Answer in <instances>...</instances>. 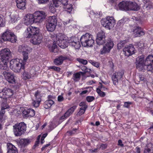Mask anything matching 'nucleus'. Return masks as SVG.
I'll return each instance as SVG.
<instances>
[{"mask_svg": "<svg viewBox=\"0 0 153 153\" xmlns=\"http://www.w3.org/2000/svg\"><path fill=\"white\" fill-rule=\"evenodd\" d=\"M24 19V23L26 25H29L34 22H35L34 15L28 14L25 16Z\"/></svg>", "mask_w": 153, "mask_h": 153, "instance_id": "20", "label": "nucleus"}, {"mask_svg": "<svg viewBox=\"0 0 153 153\" xmlns=\"http://www.w3.org/2000/svg\"><path fill=\"white\" fill-rule=\"evenodd\" d=\"M56 41H54L53 46L49 47L50 51L55 53H58V49L56 44L62 48H65L67 47L66 36L61 33L57 34L56 35Z\"/></svg>", "mask_w": 153, "mask_h": 153, "instance_id": "2", "label": "nucleus"}, {"mask_svg": "<svg viewBox=\"0 0 153 153\" xmlns=\"http://www.w3.org/2000/svg\"><path fill=\"white\" fill-rule=\"evenodd\" d=\"M17 7L20 9L24 10L25 8V2H22L16 3Z\"/></svg>", "mask_w": 153, "mask_h": 153, "instance_id": "33", "label": "nucleus"}, {"mask_svg": "<svg viewBox=\"0 0 153 153\" xmlns=\"http://www.w3.org/2000/svg\"><path fill=\"white\" fill-rule=\"evenodd\" d=\"M57 20L55 16L48 17L46 24V27L49 32H53L56 28Z\"/></svg>", "mask_w": 153, "mask_h": 153, "instance_id": "9", "label": "nucleus"}, {"mask_svg": "<svg viewBox=\"0 0 153 153\" xmlns=\"http://www.w3.org/2000/svg\"><path fill=\"white\" fill-rule=\"evenodd\" d=\"M77 61L79 63H81L83 65H86L87 64V61L86 60H84L82 59L77 58Z\"/></svg>", "mask_w": 153, "mask_h": 153, "instance_id": "37", "label": "nucleus"}, {"mask_svg": "<svg viewBox=\"0 0 153 153\" xmlns=\"http://www.w3.org/2000/svg\"><path fill=\"white\" fill-rule=\"evenodd\" d=\"M134 50L135 49L133 46L130 44L125 47L123 49V51L126 56H128L134 53Z\"/></svg>", "mask_w": 153, "mask_h": 153, "instance_id": "18", "label": "nucleus"}, {"mask_svg": "<svg viewBox=\"0 0 153 153\" xmlns=\"http://www.w3.org/2000/svg\"><path fill=\"white\" fill-rule=\"evenodd\" d=\"M29 109L26 110H25L22 112L23 114L26 117H29L28 114H29Z\"/></svg>", "mask_w": 153, "mask_h": 153, "instance_id": "48", "label": "nucleus"}, {"mask_svg": "<svg viewBox=\"0 0 153 153\" xmlns=\"http://www.w3.org/2000/svg\"><path fill=\"white\" fill-rule=\"evenodd\" d=\"M125 42L124 41H122L117 44V47L119 50L120 49L124 46L125 45Z\"/></svg>", "mask_w": 153, "mask_h": 153, "instance_id": "38", "label": "nucleus"}, {"mask_svg": "<svg viewBox=\"0 0 153 153\" xmlns=\"http://www.w3.org/2000/svg\"><path fill=\"white\" fill-rule=\"evenodd\" d=\"M28 51H26L22 53L23 56V62H24L25 64H26V61L28 58Z\"/></svg>", "mask_w": 153, "mask_h": 153, "instance_id": "35", "label": "nucleus"}, {"mask_svg": "<svg viewBox=\"0 0 153 153\" xmlns=\"http://www.w3.org/2000/svg\"><path fill=\"white\" fill-rule=\"evenodd\" d=\"M35 22L40 23L45 19V13L43 11H37L34 13Z\"/></svg>", "mask_w": 153, "mask_h": 153, "instance_id": "13", "label": "nucleus"}, {"mask_svg": "<svg viewBox=\"0 0 153 153\" xmlns=\"http://www.w3.org/2000/svg\"><path fill=\"white\" fill-rule=\"evenodd\" d=\"M77 128H73L72 131H69V133L70 135H72L75 134V133L76 132V131L77 130Z\"/></svg>", "mask_w": 153, "mask_h": 153, "instance_id": "55", "label": "nucleus"}, {"mask_svg": "<svg viewBox=\"0 0 153 153\" xmlns=\"http://www.w3.org/2000/svg\"><path fill=\"white\" fill-rule=\"evenodd\" d=\"M69 56L68 55V60H69L70 61H71L73 59V57L71 56L70 55H69Z\"/></svg>", "mask_w": 153, "mask_h": 153, "instance_id": "64", "label": "nucleus"}, {"mask_svg": "<svg viewBox=\"0 0 153 153\" xmlns=\"http://www.w3.org/2000/svg\"><path fill=\"white\" fill-rule=\"evenodd\" d=\"M3 75L5 79L9 82L12 84L15 83V76L13 73L5 71L3 72Z\"/></svg>", "mask_w": 153, "mask_h": 153, "instance_id": "16", "label": "nucleus"}, {"mask_svg": "<svg viewBox=\"0 0 153 153\" xmlns=\"http://www.w3.org/2000/svg\"><path fill=\"white\" fill-rule=\"evenodd\" d=\"M87 108V105H83L80 108V109L81 110H83L85 111Z\"/></svg>", "mask_w": 153, "mask_h": 153, "instance_id": "61", "label": "nucleus"}, {"mask_svg": "<svg viewBox=\"0 0 153 153\" xmlns=\"http://www.w3.org/2000/svg\"><path fill=\"white\" fill-rule=\"evenodd\" d=\"M80 68L83 71L85 72V73L86 72H91L92 71L90 69L88 68L85 66H82Z\"/></svg>", "mask_w": 153, "mask_h": 153, "instance_id": "36", "label": "nucleus"}, {"mask_svg": "<svg viewBox=\"0 0 153 153\" xmlns=\"http://www.w3.org/2000/svg\"><path fill=\"white\" fill-rule=\"evenodd\" d=\"M144 56L141 55L138 57L136 59V65L137 68L140 71L144 72L147 70L148 71L153 72V68L152 64H149L145 63Z\"/></svg>", "mask_w": 153, "mask_h": 153, "instance_id": "3", "label": "nucleus"}, {"mask_svg": "<svg viewBox=\"0 0 153 153\" xmlns=\"http://www.w3.org/2000/svg\"><path fill=\"white\" fill-rule=\"evenodd\" d=\"M60 1L61 3L62 4V5L64 6V9H65V11L66 10V7L67 5V0H59Z\"/></svg>", "mask_w": 153, "mask_h": 153, "instance_id": "41", "label": "nucleus"}, {"mask_svg": "<svg viewBox=\"0 0 153 153\" xmlns=\"http://www.w3.org/2000/svg\"><path fill=\"white\" fill-rule=\"evenodd\" d=\"M8 61H4L2 62L3 64H0V69L5 70L6 71H8L9 68L7 65V62Z\"/></svg>", "mask_w": 153, "mask_h": 153, "instance_id": "30", "label": "nucleus"}, {"mask_svg": "<svg viewBox=\"0 0 153 153\" xmlns=\"http://www.w3.org/2000/svg\"><path fill=\"white\" fill-rule=\"evenodd\" d=\"M25 65L23 60L16 59L10 61V67L14 72L17 73L20 72L21 70L24 69Z\"/></svg>", "mask_w": 153, "mask_h": 153, "instance_id": "4", "label": "nucleus"}, {"mask_svg": "<svg viewBox=\"0 0 153 153\" xmlns=\"http://www.w3.org/2000/svg\"><path fill=\"white\" fill-rule=\"evenodd\" d=\"M5 109H2V108H1V110L0 112V119H2V118L4 114L5 113V111L4 110Z\"/></svg>", "mask_w": 153, "mask_h": 153, "instance_id": "53", "label": "nucleus"}, {"mask_svg": "<svg viewBox=\"0 0 153 153\" xmlns=\"http://www.w3.org/2000/svg\"><path fill=\"white\" fill-rule=\"evenodd\" d=\"M82 46L84 47H91L94 43L92 36L88 33L82 35L80 39Z\"/></svg>", "mask_w": 153, "mask_h": 153, "instance_id": "5", "label": "nucleus"}, {"mask_svg": "<svg viewBox=\"0 0 153 153\" xmlns=\"http://www.w3.org/2000/svg\"><path fill=\"white\" fill-rule=\"evenodd\" d=\"M53 2L54 6L56 7H57L59 6L60 3H61V2L59 0L54 1Z\"/></svg>", "mask_w": 153, "mask_h": 153, "instance_id": "47", "label": "nucleus"}, {"mask_svg": "<svg viewBox=\"0 0 153 153\" xmlns=\"http://www.w3.org/2000/svg\"><path fill=\"white\" fill-rule=\"evenodd\" d=\"M6 100H5V101ZM9 107V106L7 104L6 102L4 101L1 104V108L2 109H6Z\"/></svg>", "mask_w": 153, "mask_h": 153, "instance_id": "39", "label": "nucleus"}, {"mask_svg": "<svg viewBox=\"0 0 153 153\" xmlns=\"http://www.w3.org/2000/svg\"><path fill=\"white\" fill-rule=\"evenodd\" d=\"M67 59L66 57H63L62 56L56 58L54 60V63L56 65H59L62 64L63 61Z\"/></svg>", "mask_w": 153, "mask_h": 153, "instance_id": "25", "label": "nucleus"}, {"mask_svg": "<svg viewBox=\"0 0 153 153\" xmlns=\"http://www.w3.org/2000/svg\"><path fill=\"white\" fill-rule=\"evenodd\" d=\"M1 41H9L12 43L16 42V37L13 33L7 30L3 33L0 37Z\"/></svg>", "mask_w": 153, "mask_h": 153, "instance_id": "8", "label": "nucleus"}, {"mask_svg": "<svg viewBox=\"0 0 153 153\" xmlns=\"http://www.w3.org/2000/svg\"><path fill=\"white\" fill-rule=\"evenodd\" d=\"M5 96V99L10 98L13 94V91L10 88H5L3 89Z\"/></svg>", "mask_w": 153, "mask_h": 153, "instance_id": "23", "label": "nucleus"}, {"mask_svg": "<svg viewBox=\"0 0 153 153\" xmlns=\"http://www.w3.org/2000/svg\"><path fill=\"white\" fill-rule=\"evenodd\" d=\"M7 146L8 149L7 153H18L16 148L11 143H7Z\"/></svg>", "mask_w": 153, "mask_h": 153, "instance_id": "22", "label": "nucleus"}, {"mask_svg": "<svg viewBox=\"0 0 153 153\" xmlns=\"http://www.w3.org/2000/svg\"><path fill=\"white\" fill-rule=\"evenodd\" d=\"M145 63H147L149 64H151L153 63V56L152 55H149L147 57L144 61Z\"/></svg>", "mask_w": 153, "mask_h": 153, "instance_id": "31", "label": "nucleus"}, {"mask_svg": "<svg viewBox=\"0 0 153 153\" xmlns=\"http://www.w3.org/2000/svg\"><path fill=\"white\" fill-rule=\"evenodd\" d=\"M105 33L102 31H101L98 33L97 35V37L96 40L97 44L98 45H102L106 42L105 39Z\"/></svg>", "mask_w": 153, "mask_h": 153, "instance_id": "17", "label": "nucleus"}, {"mask_svg": "<svg viewBox=\"0 0 153 153\" xmlns=\"http://www.w3.org/2000/svg\"><path fill=\"white\" fill-rule=\"evenodd\" d=\"M85 74L84 72H79L74 74V80L77 81L80 79L81 75L84 76Z\"/></svg>", "mask_w": 153, "mask_h": 153, "instance_id": "29", "label": "nucleus"}, {"mask_svg": "<svg viewBox=\"0 0 153 153\" xmlns=\"http://www.w3.org/2000/svg\"><path fill=\"white\" fill-rule=\"evenodd\" d=\"M131 104V102H126L124 103V106L126 108H128L130 105Z\"/></svg>", "mask_w": 153, "mask_h": 153, "instance_id": "56", "label": "nucleus"}, {"mask_svg": "<svg viewBox=\"0 0 153 153\" xmlns=\"http://www.w3.org/2000/svg\"><path fill=\"white\" fill-rule=\"evenodd\" d=\"M54 103V102L52 100H48L45 101L44 104V107L46 109L50 108Z\"/></svg>", "mask_w": 153, "mask_h": 153, "instance_id": "28", "label": "nucleus"}, {"mask_svg": "<svg viewBox=\"0 0 153 153\" xmlns=\"http://www.w3.org/2000/svg\"><path fill=\"white\" fill-rule=\"evenodd\" d=\"M76 105H74L70 108L68 110V117L72 114L73 113L75 109H76Z\"/></svg>", "mask_w": 153, "mask_h": 153, "instance_id": "34", "label": "nucleus"}, {"mask_svg": "<svg viewBox=\"0 0 153 153\" xmlns=\"http://www.w3.org/2000/svg\"><path fill=\"white\" fill-rule=\"evenodd\" d=\"M101 23L103 27L108 30H110L114 27L115 22L113 17L108 16L106 18L102 19Z\"/></svg>", "mask_w": 153, "mask_h": 153, "instance_id": "7", "label": "nucleus"}, {"mask_svg": "<svg viewBox=\"0 0 153 153\" xmlns=\"http://www.w3.org/2000/svg\"><path fill=\"white\" fill-rule=\"evenodd\" d=\"M100 96L102 97H104L105 96V92L102 91L99 94Z\"/></svg>", "mask_w": 153, "mask_h": 153, "instance_id": "63", "label": "nucleus"}, {"mask_svg": "<svg viewBox=\"0 0 153 153\" xmlns=\"http://www.w3.org/2000/svg\"><path fill=\"white\" fill-rule=\"evenodd\" d=\"M144 7H145L148 10H149L152 8V5L151 3L149 2L148 5H144Z\"/></svg>", "mask_w": 153, "mask_h": 153, "instance_id": "50", "label": "nucleus"}, {"mask_svg": "<svg viewBox=\"0 0 153 153\" xmlns=\"http://www.w3.org/2000/svg\"><path fill=\"white\" fill-rule=\"evenodd\" d=\"M50 68L51 69H53L54 71H56L58 72L60 71V68L58 67L55 66H51L50 67Z\"/></svg>", "mask_w": 153, "mask_h": 153, "instance_id": "46", "label": "nucleus"}, {"mask_svg": "<svg viewBox=\"0 0 153 153\" xmlns=\"http://www.w3.org/2000/svg\"><path fill=\"white\" fill-rule=\"evenodd\" d=\"M118 6L120 10L128 11V1H123L119 4Z\"/></svg>", "mask_w": 153, "mask_h": 153, "instance_id": "24", "label": "nucleus"}, {"mask_svg": "<svg viewBox=\"0 0 153 153\" xmlns=\"http://www.w3.org/2000/svg\"><path fill=\"white\" fill-rule=\"evenodd\" d=\"M133 34L135 37H140L144 35L145 32L143 29L139 26H137L132 30Z\"/></svg>", "mask_w": 153, "mask_h": 153, "instance_id": "19", "label": "nucleus"}, {"mask_svg": "<svg viewBox=\"0 0 153 153\" xmlns=\"http://www.w3.org/2000/svg\"><path fill=\"white\" fill-rule=\"evenodd\" d=\"M30 48L27 46L20 45L19 47L18 51L23 53L26 51H29Z\"/></svg>", "mask_w": 153, "mask_h": 153, "instance_id": "27", "label": "nucleus"}, {"mask_svg": "<svg viewBox=\"0 0 153 153\" xmlns=\"http://www.w3.org/2000/svg\"><path fill=\"white\" fill-rule=\"evenodd\" d=\"M12 53L8 48H5L0 51V56L2 62L8 61Z\"/></svg>", "mask_w": 153, "mask_h": 153, "instance_id": "14", "label": "nucleus"}, {"mask_svg": "<svg viewBox=\"0 0 153 153\" xmlns=\"http://www.w3.org/2000/svg\"><path fill=\"white\" fill-rule=\"evenodd\" d=\"M23 76L26 77L27 79H30L31 77V76L30 74L27 72H25L23 74Z\"/></svg>", "mask_w": 153, "mask_h": 153, "instance_id": "44", "label": "nucleus"}, {"mask_svg": "<svg viewBox=\"0 0 153 153\" xmlns=\"http://www.w3.org/2000/svg\"><path fill=\"white\" fill-rule=\"evenodd\" d=\"M4 91L3 89L2 91L0 92V97L4 99H5V94L4 93Z\"/></svg>", "mask_w": 153, "mask_h": 153, "instance_id": "51", "label": "nucleus"}, {"mask_svg": "<svg viewBox=\"0 0 153 153\" xmlns=\"http://www.w3.org/2000/svg\"><path fill=\"white\" fill-rule=\"evenodd\" d=\"M85 111L83 110H81L80 109L79 111L78 112L77 114V115L79 116H80L83 114Z\"/></svg>", "mask_w": 153, "mask_h": 153, "instance_id": "58", "label": "nucleus"}, {"mask_svg": "<svg viewBox=\"0 0 153 153\" xmlns=\"http://www.w3.org/2000/svg\"><path fill=\"white\" fill-rule=\"evenodd\" d=\"M104 44H105V45L100 50L101 54L109 53L114 46L113 42L110 39H108L106 40V42Z\"/></svg>", "mask_w": 153, "mask_h": 153, "instance_id": "11", "label": "nucleus"}, {"mask_svg": "<svg viewBox=\"0 0 153 153\" xmlns=\"http://www.w3.org/2000/svg\"><path fill=\"white\" fill-rule=\"evenodd\" d=\"M68 43L75 49H78L81 46L79 39L76 36H72L68 39Z\"/></svg>", "mask_w": 153, "mask_h": 153, "instance_id": "12", "label": "nucleus"}, {"mask_svg": "<svg viewBox=\"0 0 153 153\" xmlns=\"http://www.w3.org/2000/svg\"><path fill=\"white\" fill-rule=\"evenodd\" d=\"M94 99V97L93 96H89L86 97V100L89 102L92 101Z\"/></svg>", "mask_w": 153, "mask_h": 153, "instance_id": "43", "label": "nucleus"}, {"mask_svg": "<svg viewBox=\"0 0 153 153\" xmlns=\"http://www.w3.org/2000/svg\"><path fill=\"white\" fill-rule=\"evenodd\" d=\"M72 6L71 4L68 5V12H69L70 13L72 11Z\"/></svg>", "mask_w": 153, "mask_h": 153, "instance_id": "54", "label": "nucleus"}, {"mask_svg": "<svg viewBox=\"0 0 153 153\" xmlns=\"http://www.w3.org/2000/svg\"><path fill=\"white\" fill-rule=\"evenodd\" d=\"M49 8L50 10H51L52 12H53L55 11L54 8L52 5H51L49 7Z\"/></svg>", "mask_w": 153, "mask_h": 153, "instance_id": "62", "label": "nucleus"}, {"mask_svg": "<svg viewBox=\"0 0 153 153\" xmlns=\"http://www.w3.org/2000/svg\"><path fill=\"white\" fill-rule=\"evenodd\" d=\"M63 97L61 95H59L58 97V101L59 102H61L64 100Z\"/></svg>", "mask_w": 153, "mask_h": 153, "instance_id": "59", "label": "nucleus"}, {"mask_svg": "<svg viewBox=\"0 0 153 153\" xmlns=\"http://www.w3.org/2000/svg\"><path fill=\"white\" fill-rule=\"evenodd\" d=\"M30 142L29 139H22L20 140V143L24 146L27 145Z\"/></svg>", "mask_w": 153, "mask_h": 153, "instance_id": "32", "label": "nucleus"}, {"mask_svg": "<svg viewBox=\"0 0 153 153\" xmlns=\"http://www.w3.org/2000/svg\"><path fill=\"white\" fill-rule=\"evenodd\" d=\"M144 153H153V150L149 148H146L145 149Z\"/></svg>", "mask_w": 153, "mask_h": 153, "instance_id": "49", "label": "nucleus"}, {"mask_svg": "<svg viewBox=\"0 0 153 153\" xmlns=\"http://www.w3.org/2000/svg\"><path fill=\"white\" fill-rule=\"evenodd\" d=\"M90 62L91 63L92 65L97 68H98L99 66V64L97 62H93L92 61H91Z\"/></svg>", "mask_w": 153, "mask_h": 153, "instance_id": "52", "label": "nucleus"}, {"mask_svg": "<svg viewBox=\"0 0 153 153\" xmlns=\"http://www.w3.org/2000/svg\"><path fill=\"white\" fill-rule=\"evenodd\" d=\"M124 74V71L121 70L116 72L113 74L111 79L113 81V84L116 85L118 84V81L120 79Z\"/></svg>", "mask_w": 153, "mask_h": 153, "instance_id": "15", "label": "nucleus"}, {"mask_svg": "<svg viewBox=\"0 0 153 153\" xmlns=\"http://www.w3.org/2000/svg\"><path fill=\"white\" fill-rule=\"evenodd\" d=\"M49 0H38V3L39 4H45Z\"/></svg>", "mask_w": 153, "mask_h": 153, "instance_id": "57", "label": "nucleus"}, {"mask_svg": "<svg viewBox=\"0 0 153 153\" xmlns=\"http://www.w3.org/2000/svg\"><path fill=\"white\" fill-rule=\"evenodd\" d=\"M39 33L38 28L30 26L25 31V36L26 38L31 37V42L34 45H37L42 41V37L41 35L39 34Z\"/></svg>", "mask_w": 153, "mask_h": 153, "instance_id": "1", "label": "nucleus"}, {"mask_svg": "<svg viewBox=\"0 0 153 153\" xmlns=\"http://www.w3.org/2000/svg\"><path fill=\"white\" fill-rule=\"evenodd\" d=\"M35 96L36 97V100L33 102V104L34 107H37L39 106L41 100L39 96H38V92H37L35 93Z\"/></svg>", "mask_w": 153, "mask_h": 153, "instance_id": "26", "label": "nucleus"}, {"mask_svg": "<svg viewBox=\"0 0 153 153\" xmlns=\"http://www.w3.org/2000/svg\"><path fill=\"white\" fill-rule=\"evenodd\" d=\"M128 11L138 10L140 8V6L135 2L128 1Z\"/></svg>", "mask_w": 153, "mask_h": 153, "instance_id": "21", "label": "nucleus"}, {"mask_svg": "<svg viewBox=\"0 0 153 153\" xmlns=\"http://www.w3.org/2000/svg\"><path fill=\"white\" fill-rule=\"evenodd\" d=\"M118 145L120 146L121 147H123V144L122 143V141L121 140H120L118 141Z\"/></svg>", "mask_w": 153, "mask_h": 153, "instance_id": "60", "label": "nucleus"}, {"mask_svg": "<svg viewBox=\"0 0 153 153\" xmlns=\"http://www.w3.org/2000/svg\"><path fill=\"white\" fill-rule=\"evenodd\" d=\"M13 127V132L16 136H21L26 131V126L24 122L17 123Z\"/></svg>", "mask_w": 153, "mask_h": 153, "instance_id": "6", "label": "nucleus"}, {"mask_svg": "<svg viewBox=\"0 0 153 153\" xmlns=\"http://www.w3.org/2000/svg\"><path fill=\"white\" fill-rule=\"evenodd\" d=\"M5 21L4 19H3L0 16V26L3 27L4 26Z\"/></svg>", "mask_w": 153, "mask_h": 153, "instance_id": "45", "label": "nucleus"}, {"mask_svg": "<svg viewBox=\"0 0 153 153\" xmlns=\"http://www.w3.org/2000/svg\"><path fill=\"white\" fill-rule=\"evenodd\" d=\"M29 117H33L35 115L34 111L33 109L29 108Z\"/></svg>", "mask_w": 153, "mask_h": 153, "instance_id": "42", "label": "nucleus"}, {"mask_svg": "<svg viewBox=\"0 0 153 153\" xmlns=\"http://www.w3.org/2000/svg\"><path fill=\"white\" fill-rule=\"evenodd\" d=\"M104 44H105V45L100 50L101 54L109 53L114 46L113 42L110 39H108L106 40V42Z\"/></svg>", "mask_w": 153, "mask_h": 153, "instance_id": "10", "label": "nucleus"}, {"mask_svg": "<svg viewBox=\"0 0 153 153\" xmlns=\"http://www.w3.org/2000/svg\"><path fill=\"white\" fill-rule=\"evenodd\" d=\"M137 45L139 49H141V50H142L143 48V47L144 46V44L142 42H139L137 43Z\"/></svg>", "mask_w": 153, "mask_h": 153, "instance_id": "40", "label": "nucleus"}]
</instances>
